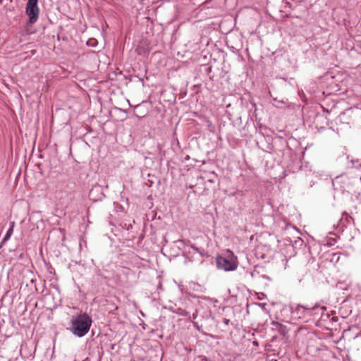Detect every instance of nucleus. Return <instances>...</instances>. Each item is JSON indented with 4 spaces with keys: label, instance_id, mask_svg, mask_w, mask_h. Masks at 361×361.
Here are the masks:
<instances>
[{
    "label": "nucleus",
    "instance_id": "4",
    "mask_svg": "<svg viewBox=\"0 0 361 361\" xmlns=\"http://www.w3.org/2000/svg\"><path fill=\"white\" fill-rule=\"evenodd\" d=\"M13 227H14V222H11V226L8 228V230L7 231V232L1 242V244L5 243L11 238V236L13 232Z\"/></svg>",
    "mask_w": 361,
    "mask_h": 361
},
{
    "label": "nucleus",
    "instance_id": "1",
    "mask_svg": "<svg viewBox=\"0 0 361 361\" xmlns=\"http://www.w3.org/2000/svg\"><path fill=\"white\" fill-rule=\"evenodd\" d=\"M92 319L86 313L74 316L71 319V327L73 334L78 337L84 336L90 330Z\"/></svg>",
    "mask_w": 361,
    "mask_h": 361
},
{
    "label": "nucleus",
    "instance_id": "3",
    "mask_svg": "<svg viewBox=\"0 0 361 361\" xmlns=\"http://www.w3.org/2000/svg\"><path fill=\"white\" fill-rule=\"evenodd\" d=\"M38 0H28L25 6V13L29 17L30 24L35 23L39 18Z\"/></svg>",
    "mask_w": 361,
    "mask_h": 361
},
{
    "label": "nucleus",
    "instance_id": "2",
    "mask_svg": "<svg viewBox=\"0 0 361 361\" xmlns=\"http://www.w3.org/2000/svg\"><path fill=\"white\" fill-rule=\"evenodd\" d=\"M227 252L232 256L231 259H227L223 257H216V265L219 269H223L226 271L235 270L238 267V262L236 257L233 256V252L228 250Z\"/></svg>",
    "mask_w": 361,
    "mask_h": 361
}]
</instances>
